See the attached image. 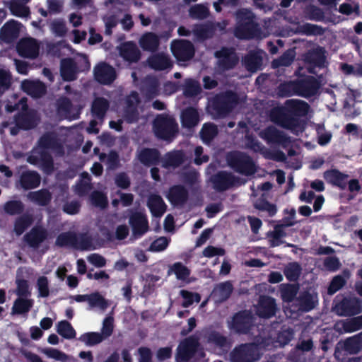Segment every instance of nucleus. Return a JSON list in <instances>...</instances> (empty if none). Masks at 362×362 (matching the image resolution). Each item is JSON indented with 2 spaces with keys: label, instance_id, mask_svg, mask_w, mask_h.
<instances>
[{
  "label": "nucleus",
  "instance_id": "nucleus-1",
  "mask_svg": "<svg viewBox=\"0 0 362 362\" xmlns=\"http://www.w3.org/2000/svg\"><path fill=\"white\" fill-rule=\"evenodd\" d=\"M53 147L54 141L51 136L49 135L42 136L39 141V146L32 151L28 158V161L49 173L52 170V163L46 150Z\"/></svg>",
  "mask_w": 362,
  "mask_h": 362
},
{
  "label": "nucleus",
  "instance_id": "nucleus-2",
  "mask_svg": "<svg viewBox=\"0 0 362 362\" xmlns=\"http://www.w3.org/2000/svg\"><path fill=\"white\" fill-rule=\"evenodd\" d=\"M269 344L256 345L254 344L242 345L235 349L230 355L233 362H252L259 357L260 349L262 347L269 349Z\"/></svg>",
  "mask_w": 362,
  "mask_h": 362
},
{
  "label": "nucleus",
  "instance_id": "nucleus-3",
  "mask_svg": "<svg viewBox=\"0 0 362 362\" xmlns=\"http://www.w3.org/2000/svg\"><path fill=\"white\" fill-rule=\"evenodd\" d=\"M156 135L163 139H170L177 131V126L173 117L160 115L153 124Z\"/></svg>",
  "mask_w": 362,
  "mask_h": 362
},
{
  "label": "nucleus",
  "instance_id": "nucleus-4",
  "mask_svg": "<svg viewBox=\"0 0 362 362\" xmlns=\"http://www.w3.org/2000/svg\"><path fill=\"white\" fill-rule=\"evenodd\" d=\"M252 13L247 10H240L237 13V26L235 34L239 38H248L252 35V30L255 28Z\"/></svg>",
  "mask_w": 362,
  "mask_h": 362
},
{
  "label": "nucleus",
  "instance_id": "nucleus-5",
  "mask_svg": "<svg viewBox=\"0 0 362 362\" xmlns=\"http://www.w3.org/2000/svg\"><path fill=\"white\" fill-rule=\"evenodd\" d=\"M229 165L241 174L249 175L255 173V166L252 160L247 156L234 153L228 156Z\"/></svg>",
  "mask_w": 362,
  "mask_h": 362
},
{
  "label": "nucleus",
  "instance_id": "nucleus-6",
  "mask_svg": "<svg viewBox=\"0 0 362 362\" xmlns=\"http://www.w3.org/2000/svg\"><path fill=\"white\" fill-rule=\"evenodd\" d=\"M171 51L180 62L190 59L194 54L192 45L185 40H174L171 44Z\"/></svg>",
  "mask_w": 362,
  "mask_h": 362
},
{
  "label": "nucleus",
  "instance_id": "nucleus-7",
  "mask_svg": "<svg viewBox=\"0 0 362 362\" xmlns=\"http://www.w3.org/2000/svg\"><path fill=\"white\" fill-rule=\"evenodd\" d=\"M361 95L358 90L349 89L344 101L343 110L345 117L348 119H354L361 113L359 108L355 107L357 99Z\"/></svg>",
  "mask_w": 362,
  "mask_h": 362
},
{
  "label": "nucleus",
  "instance_id": "nucleus-8",
  "mask_svg": "<svg viewBox=\"0 0 362 362\" xmlns=\"http://www.w3.org/2000/svg\"><path fill=\"white\" fill-rule=\"evenodd\" d=\"M362 312V300L357 297L341 300V316L356 315Z\"/></svg>",
  "mask_w": 362,
  "mask_h": 362
},
{
  "label": "nucleus",
  "instance_id": "nucleus-9",
  "mask_svg": "<svg viewBox=\"0 0 362 362\" xmlns=\"http://www.w3.org/2000/svg\"><path fill=\"white\" fill-rule=\"evenodd\" d=\"M198 343L195 338L190 337L182 341L177 353V362H186L193 354L197 347Z\"/></svg>",
  "mask_w": 362,
  "mask_h": 362
},
{
  "label": "nucleus",
  "instance_id": "nucleus-10",
  "mask_svg": "<svg viewBox=\"0 0 362 362\" xmlns=\"http://www.w3.org/2000/svg\"><path fill=\"white\" fill-rule=\"evenodd\" d=\"M94 76L98 82L103 84L112 82L116 76L114 69L104 63L99 64L95 67Z\"/></svg>",
  "mask_w": 362,
  "mask_h": 362
},
{
  "label": "nucleus",
  "instance_id": "nucleus-11",
  "mask_svg": "<svg viewBox=\"0 0 362 362\" xmlns=\"http://www.w3.org/2000/svg\"><path fill=\"white\" fill-rule=\"evenodd\" d=\"M18 53L25 57H36L39 52V45L35 39L21 40L17 47Z\"/></svg>",
  "mask_w": 362,
  "mask_h": 362
},
{
  "label": "nucleus",
  "instance_id": "nucleus-12",
  "mask_svg": "<svg viewBox=\"0 0 362 362\" xmlns=\"http://www.w3.org/2000/svg\"><path fill=\"white\" fill-rule=\"evenodd\" d=\"M251 324V316L249 313L243 312L235 315L229 322L231 329L238 332H246Z\"/></svg>",
  "mask_w": 362,
  "mask_h": 362
},
{
  "label": "nucleus",
  "instance_id": "nucleus-13",
  "mask_svg": "<svg viewBox=\"0 0 362 362\" xmlns=\"http://www.w3.org/2000/svg\"><path fill=\"white\" fill-rule=\"evenodd\" d=\"M57 111L61 118L69 120L77 119L80 113L79 108L73 107L66 98L59 100Z\"/></svg>",
  "mask_w": 362,
  "mask_h": 362
},
{
  "label": "nucleus",
  "instance_id": "nucleus-14",
  "mask_svg": "<svg viewBox=\"0 0 362 362\" xmlns=\"http://www.w3.org/2000/svg\"><path fill=\"white\" fill-rule=\"evenodd\" d=\"M211 182L214 187L218 190H224L230 186L240 183L234 177L225 172L218 173L211 179Z\"/></svg>",
  "mask_w": 362,
  "mask_h": 362
},
{
  "label": "nucleus",
  "instance_id": "nucleus-15",
  "mask_svg": "<svg viewBox=\"0 0 362 362\" xmlns=\"http://www.w3.org/2000/svg\"><path fill=\"white\" fill-rule=\"evenodd\" d=\"M260 136L268 143L281 144L286 146L288 142V139L286 137L284 134L281 132L274 127L267 128L260 133Z\"/></svg>",
  "mask_w": 362,
  "mask_h": 362
},
{
  "label": "nucleus",
  "instance_id": "nucleus-16",
  "mask_svg": "<svg viewBox=\"0 0 362 362\" xmlns=\"http://www.w3.org/2000/svg\"><path fill=\"white\" fill-rule=\"evenodd\" d=\"M216 57L218 59L220 66L223 69L233 67L238 62V57L230 49H222L216 52Z\"/></svg>",
  "mask_w": 362,
  "mask_h": 362
},
{
  "label": "nucleus",
  "instance_id": "nucleus-17",
  "mask_svg": "<svg viewBox=\"0 0 362 362\" xmlns=\"http://www.w3.org/2000/svg\"><path fill=\"white\" fill-rule=\"evenodd\" d=\"M274 300L269 297H261L257 307V313L262 317H270L275 313Z\"/></svg>",
  "mask_w": 362,
  "mask_h": 362
},
{
  "label": "nucleus",
  "instance_id": "nucleus-18",
  "mask_svg": "<svg viewBox=\"0 0 362 362\" xmlns=\"http://www.w3.org/2000/svg\"><path fill=\"white\" fill-rule=\"evenodd\" d=\"M21 87L33 98L40 97L45 93V85L39 81L25 80L22 82Z\"/></svg>",
  "mask_w": 362,
  "mask_h": 362
},
{
  "label": "nucleus",
  "instance_id": "nucleus-19",
  "mask_svg": "<svg viewBox=\"0 0 362 362\" xmlns=\"http://www.w3.org/2000/svg\"><path fill=\"white\" fill-rule=\"evenodd\" d=\"M129 223L132 227L134 235H141L147 231L148 223L146 217L141 213L132 216Z\"/></svg>",
  "mask_w": 362,
  "mask_h": 362
},
{
  "label": "nucleus",
  "instance_id": "nucleus-20",
  "mask_svg": "<svg viewBox=\"0 0 362 362\" xmlns=\"http://www.w3.org/2000/svg\"><path fill=\"white\" fill-rule=\"evenodd\" d=\"M120 55L127 61L134 62L139 58V51L132 42L123 44L119 48Z\"/></svg>",
  "mask_w": 362,
  "mask_h": 362
},
{
  "label": "nucleus",
  "instance_id": "nucleus-21",
  "mask_svg": "<svg viewBox=\"0 0 362 362\" xmlns=\"http://www.w3.org/2000/svg\"><path fill=\"white\" fill-rule=\"evenodd\" d=\"M232 289V285L230 282L220 284L214 289L211 297L216 302H221L229 297Z\"/></svg>",
  "mask_w": 362,
  "mask_h": 362
},
{
  "label": "nucleus",
  "instance_id": "nucleus-22",
  "mask_svg": "<svg viewBox=\"0 0 362 362\" xmlns=\"http://www.w3.org/2000/svg\"><path fill=\"white\" fill-rule=\"evenodd\" d=\"M149 66L155 70H164L170 69L172 62L169 58L164 54H156L148 59Z\"/></svg>",
  "mask_w": 362,
  "mask_h": 362
},
{
  "label": "nucleus",
  "instance_id": "nucleus-23",
  "mask_svg": "<svg viewBox=\"0 0 362 362\" xmlns=\"http://www.w3.org/2000/svg\"><path fill=\"white\" fill-rule=\"evenodd\" d=\"M77 69L73 60L66 59L61 63V75L66 81H72L76 78Z\"/></svg>",
  "mask_w": 362,
  "mask_h": 362
},
{
  "label": "nucleus",
  "instance_id": "nucleus-24",
  "mask_svg": "<svg viewBox=\"0 0 362 362\" xmlns=\"http://www.w3.org/2000/svg\"><path fill=\"white\" fill-rule=\"evenodd\" d=\"M343 349L349 354H355L358 353L362 349V340L358 334L347 338L344 342L343 346H341V349Z\"/></svg>",
  "mask_w": 362,
  "mask_h": 362
},
{
  "label": "nucleus",
  "instance_id": "nucleus-25",
  "mask_svg": "<svg viewBox=\"0 0 362 362\" xmlns=\"http://www.w3.org/2000/svg\"><path fill=\"white\" fill-rule=\"evenodd\" d=\"M148 206L154 216H161L165 211V204L160 197L151 195L148 202Z\"/></svg>",
  "mask_w": 362,
  "mask_h": 362
},
{
  "label": "nucleus",
  "instance_id": "nucleus-26",
  "mask_svg": "<svg viewBox=\"0 0 362 362\" xmlns=\"http://www.w3.org/2000/svg\"><path fill=\"white\" fill-rule=\"evenodd\" d=\"M263 54L264 52L262 51L250 53L243 61L245 67L252 72L257 71L262 64Z\"/></svg>",
  "mask_w": 362,
  "mask_h": 362
},
{
  "label": "nucleus",
  "instance_id": "nucleus-27",
  "mask_svg": "<svg viewBox=\"0 0 362 362\" xmlns=\"http://www.w3.org/2000/svg\"><path fill=\"white\" fill-rule=\"evenodd\" d=\"M341 334L351 333L362 329V315L341 321Z\"/></svg>",
  "mask_w": 362,
  "mask_h": 362
},
{
  "label": "nucleus",
  "instance_id": "nucleus-28",
  "mask_svg": "<svg viewBox=\"0 0 362 362\" xmlns=\"http://www.w3.org/2000/svg\"><path fill=\"white\" fill-rule=\"evenodd\" d=\"M40 177L39 175L34 172H25L21 178V183L23 188H35L39 185Z\"/></svg>",
  "mask_w": 362,
  "mask_h": 362
},
{
  "label": "nucleus",
  "instance_id": "nucleus-29",
  "mask_svg": "<svg viewBox=\"0 0 362 362\" xmlns=\"http://www.w3.org/2000/svg\"><path fill=\"white\" fill-rule=\"evenodd\" d=\"M168 199L172 204H179L187 199V192L182 187H173L168 194Z\"/></svg>",
  "mask_w": 362,
  "mask_h": 362
},
{
  "label": "nucleus",
  "instance_id": "nucleus-30",
  "mask_svg": "<svg viewBox=\"0 0 362 362\" xmlns=\"http://www.w3.org/2000/svg\"><path fill=\"white\" fill-rule=\"evenodd\" d=\"M139 45L144 49L154 50L158 46V36L152 33H146L140 38Z\"/></svg>",
  "mask_w": 362,
  "mask_h": 362
},
{
  "label": "nucleus",
  "instance_id": "nucleus-31",
  "mask_svg": "<svg viewBox=\"0 0 362 362\" xmlns=\"http://www.w3.org/2000/svg\"><path fill=\"white\" fill-rule=\"evenodd\" d=\"M41 352L48 358L60 362H69L73 359L71 356L54 348H44L41 349Z\"/></svg>",
  "mask_w": 362,
  "mask_h": 362
},
{
  "label": "nucleus",
  "instance_id": "nucleus-32",
  "mask_svg": "<svg viewBox=\"0 0 362 362\" xmlns=\"http://www.w3.org/2000/svg\"><path fill=\"white\" fill-rule=\"evenodd\" d=\"M46 238V231L41 228H33L27 235L28 243L33 247L37 246Z\"/></svg>",
  "mask_w": 362,
  "mask_h": 362
},
{
  "label": "nucleus",
  "instance_id": "nucleus-33",
  "mask_svg": "<svg viewBox=\"0 0 362 362\" xmlns=\"http://www.w3.org/2000/svg\"><path fill=\"white\" fill-rule=\"evenodd\" d=\"M181 118L182 125L188 128L195 126L199 121L197 112L193 108H189L184 111Z\"/></svg>",
  "mask_w": 362,
  "mask_h": 362
},
{
  "label": "nucleus",
  "instance_id": "nucleus-34",
  "mask_svg": "<svg viewBox=\"0 0 362 362\" xmlns=\"http://www.w3.org/2000/svg\"><path fill=\"white\" fill-rule=\"evenodd\" d=\"M88 305L90 308H97L104 311L108 307L109 303L99 293H93L90 294Z\"/></svg>",
  "mask_w": 362,
  "mask_h": 362
},
{
  "label": "nucleus",
  "instance_id": "nucleus-35",
  "mask_svg": "<svg viewBox=\"0 0 362 362\" xmlns=\"http://www.w3.org/2000/svg\"><path fill=\"white\" fill-rule=\"evenodd\" d=\"M108 103L106 100L103 98H96L92 106V112L97 119L100 120L107 110Z\"/></svg>",
  "mask_w": 362,
  "mask_h": 362
},
{
  "label": "nucleus",
  "instance_id": "nucleus-36",
  "mask_svg": "<svg viewBox=\"0 0 362 362\" xmlns=\"http://www.w3.org/2000/svg\"><path fill=\"white\" fill-rule=\"evenodd\" d=\"M104 339V337L98 332H86L79 337V340L88 346H95Z\"/></svg>",
  "mask_w": 362,
  "mask_h": 362
},
{
  "label": "nucleus",
  "instance_id": "nucleus-37",
  "mask_svg": "<svg viewBox=\"0 0 362 362\" xmlns=\"http://www.w3.org/2000/svg\"><path fill=\"white\" fill-rule=\"evenodd\" d=\"M169 271L174 274L178 280L182 281H186L190 274L189 269L181 262L173 264Z\"/></svg>",
  "mask_w": 362,
  "mask_h": 362
},
{
  "label": "nucleus",
  "instance_id": "nucleus-38",
  "mask_svg": "<svg viewBox=\"0 0 362 362\" xmlns=\"http://www.w3.org/2000/svg\"><path fill=\"white\" fill-rule=\"evenodd\" d=\"M286 236V233L283 226L275 227L274 231L269 233V238L270 245L276 247L281 245L284 242L282 239Z\"/></svg>",
  "mask_w": 362,
  "mask_h": 362
},
{
  "label": "nucleus",
  "instance_id": "nucleus-39",
  "mask_svg": "<svg viewBox=\"0 0 362 362\" xmlns=\"http://www.w3.org/2000/svg\"><path fill=\"white\" fill-rule=\"evenodd\" d=\"M57 332L66 339H72L76 336V332L71 324L66 321H61L57 325Z\"/></svg>",
  "mask_w": 362,
  "mask_h": 362
},
{
  "label": "nucleus",
  "instance_id": "nucleus-40",
  "mask_svg": "<svg viewBox=\"0 0 362 362\" xmlns=\"http://www.w3.org/2000/svg\"><path fill=\"white\" fill-rule=\"evenodd\" d=\"M140 161L146 165L154 163L158 158L157 151L153 149H144L138 155Z\"/></svg>",
  "mask_w": 362,
  "mask_h": 362
},
{
  "label": "nucleus",
  "instance_id": "nucleus-41",
  "mask_svg": "<svg viewBox=\"0 0 362 362\" xmlns=\"http://www.w3.org/2000/svg\"><path fill=\"white\" fill-rule=\"evenodd\" d=\"M286 105L292 112L298 115H305L308 111V104L301 100H290L286 102Z\"/></svg>",
  "mask_w": 362,
  "mask_h": 362
},
{
  "label": "nucleus",
  "instance_id": "nucleus-42",
  "mask_svg": "<svg viewBox=\"0 0 362 362\" xmlns=\"http://www.w3.org/2000/svg\"><path fill=\"white\" fill-rule=\"evenodd\" d=\"M182 157L183 154L181 151L168 153L165 157L163 166L165 168L175 167L182 162Z\"/></svg>",
  "mask_w": 362,
  "mask_h": 362
},
{
  "label": "nucleus",
  "instance_id": "nucleus-43",
  "mask_svg": "<svg viewBox=\"0 0 362 362\" xmlns=\"http://www.w3.org/2000/svg\"><path fill=\"white\" fill-rule=\"evenodd\" d=\"M300 272V265L296 262H292L286 267L284 274L289 281H296L299 277Z\"/></svg>",
  "mask_w": 362,
  "mask_h": 362
},
{
  "label": "nucleus",
  "instance_id": "nucleus-44",
  "mask_svg": "<svg viewBox=\"0 0 362 362\" xmlns=\"http://www.w3.org/2000/svg\"><path fill=\"white\" fill-rule=\"evenodd\" d=\"M138 103V95L136 93H132L130 95L127 99V104L128 110H127V113L125 117L130 122L134 120L135 117L133 115L135 110V105Z\"/></svg>",
  "mask_w": 362,
  "mask_h": 362
},
{
  "label": "nucleus",
  "instance_id": "nucleus-45",
  "mask_svg": "<svg viewBox=\"0 0 362 362\" xmlns=\"http://www.w3.org/2000/svg\"><path fill=\"white\" fill-rule=\"evenodd\" d=\"M28 198L38 204L45 205L50 199V194L46 190H41L29 193Z\"/></svg>",
  "mask_w": 362,
  "mask_h": 362
},
{
  "label": "nucleus",
  "instance_id": "nucleus-46",
  "mask_svg": "<svg viewBox=\"0 0 362 362\" xmlns=\"http://www.w3.org/2000/svg\"><path fill=\"white\" fill-rule=\"evenodd\" d=\"M10 10L13 15L21 18L27 17L30 13L29 8L26 6L16 1L11 3Z\"/></svg>",
  "mask_w": 362,
  "mask_h": 362
},
{
  "label": "nucleus",
  "instance_id": "nucleus-47",
  "mask_svg": "<svg viewBox=\"0 0 362 362\" xmlns=\"http://www.w3.org/2000/svg\"><path fill=\"white\" fill-rule=\"evenodd\" d=\"M76 235L72 233H64L60 234L56 240V245L58 246H74Z\"/></svg>",
  "mask_w": 362,
  "mask_h": 362
},
{
  "label": "nucleus",
  "instance_id": "nucleus-48",
  "mask_svg": "<svg viewBox=\"0 0 362 362\" xmlns=\"http://www.w3.org/2000/svg\"><path fill=\"white\" fill-rule=\"evenodd\" d=\"M180 295L183 298L182 306L185 308L189 307L194 302H199L201 299L200 296L198 293L189 292L185 290L180 291Z\"/></svg>",
  "mask_w": 362,
  "mask_h": 362
},
{
  "label": "nucleus",
  "instance_id": "nucleus-49",
  "mask_svg": "<svg viewBox=\"0 0 362 362\" xmlns=\"http://www.w3.org/2000/svg\"><path fill=\"white\" fill-rule=\"evenodd\" d=\"M20 23L15 21H11L6 23L1 28V33L6 37H14L19 31Z\"/></svg>",
  "mask_w": 362,
  "mask_h": 362
},
{
  "label": "nucleus",
  "instance_id": "nucleus-50",
  "mask_svg": "<svg viewBox=\"0 0 362 362\" xmlns=\"http://www.w3.org/2000/svg\"><path fill=\"white\" fill-rule=\"evenodd\" d=\"M217 129L215 125L212 124H206L203 126L201 131V137L204 142H209L215 136Z\"/></svg>",
  "mask_w": 362,
  "mask_h": 362
},
{
  "label": "nucleus",
  "instance_id": "nucleus-51",
  "mask_svg": "<svg viewBox=\"0 0 362 362\" xmlns=\"http://www.w3.org/2000/svg\"><path fill=\"white\" fill-rule=\"evenodd\" d=\"M90 189V178L87 173L81 174L80 183L76 186V192L78 195H83Z\"/></svg>",
  "mask_w": 362,
  "mask_h": 362
},
{
  "label": "nucleus",
  "instance_id": "nucleus-52",
  "mask_svg": "<svg viewBox=\"0 0 362 362\" xmlns=\"http://www.w3.org/2000/svg\"><path fill=\"white\" fill-rule=\"evenodd\" d=\"M32 305V300L19 298L15 301L13 311L16 313H26L30 310Z\"/></svg>",
  "mask_w": 362,
  "mask_h": 362
},
{
  "label": "nucleus",
  "instance_id": "nucleus-53",
  "mask_svg": "<svg viewBox=\"0 0 362 362\" xmlns=\"http://www.w3.org/2000/svg\"><path fill=\"white\" fill-rule=\"evenodd\" d=\"M32 218L29 216H23L19 218L15 223L14 230L17 235L22 234L25 228H27L31 223Z\"/></svg>",
  "mask_w": 362,
  "mask_h": 362
},
{
  "label": "nucleus",
  "instance_id": "nucleus-54",
  "mask_svg": "<svg viewBox=\"0 0 362 362\" xmlns=\"http://www.w3.org/2000/svg\"><path fill=\"white\" fill-rule=\"evenodd\" d=\"M75 243V247L79 250H94L95 248L92 244L90 238L87 235L76 237Z\"/></svg>",
  "mask_w": 362,
  "mask_h": 362
},
{
  "label": "nucleus",
  "instance_id": "nucleus-55",
  "mask_svg": "<svg viewBox=\"0 0 362 362\" xmlns=\"http://www.w3.org/2000/svg\"><path fill=\"white\" fill-rule=\"evenodd\" d=\"M4 209L6 213L11 215H14L21 212L23 211V206L21 202L9 201L4 204Z\"/></svg>",
  "mask_w": 362,
  "mask_h": 362
},
{
  "label": "nucleus",
  "instance_id": "nucleus-56",
  "mask_svg": "<svg viewBox=\"0 0 362 362\" xmlns=\"http://www.w3.org/2000/svg\"><path fill=\"white\" fill-rule=\"evenodd\" d=\"M293 338V332L286 329L283 331L277 337L276 341L274 342L273 346H282L287 344Z\"/></svg>",
  "mask_w": 362,
  "mask_h": 362
},
{
  "label": "nucleus",
  "instance_id": "nucleus-57",
  "mask_svg": "<svg viewBox=\"0 0 362 362\" xmlns=\"http://www.w3.org/2000/svg\"><path fill=\"white\" fill-rule=\"evenodd\" d=\"M37 287L40 297L49 296L48 279L45 276H40L37 280Z\"/></svg>",
  "mask_w": 362,
  "mask_h": 362
},
{
  "label": "nucleus",
  "instance_id": "nucleus-58",
  "mask_svg": "<svg viewBox=\"0 0 362 362\" xmlns=\"http://www.w3.org/2000/svg\"><path fill=\"white\" fill-rule=\"evenodd\" d=\"M208 8L203 5H196L189 10L190 16L194 18H204L208 15Z\"/></svg>",
  "mask_w": 362,
  "mask_h": 362
},
{
  "label": "nucleus",
  "instance_id": "nucleus-59",
  "mask_svg": "<svg viewBox=\"0 0 362 362\" xmlns=\"http://www.w3.org/2000/svg\"><path fill=\"white\" fill-rule=\"evenodd\" d=\"M170 239L160 237L154 240L150 246V250L153 252H160L164 250L168 245Z\"/></svg>",
  "mask_w": 362,
  "mask_h": 362
},
{
  "label": "nucleus",
  "instance_id": "nucleus-60",
  "mask_svg": "<svg viewBox=\"0 0 362 362\" xmlns=\"http://www.w3.org/2000/svg\"><path fill=\"white\" fill-rule=\"evenodd\" d=\"M294 57V51L288 50L278 61L274 62V65L288 66L291 64Z\"/></svg>",
  "mask_w": 362,
  "mask_h": 362
},
{
  "label": "nucleus",
  "instance_id": "nucleus-61",
  "mask_svg": "<svg viewBox=\"0 0 362 362\" xmlns=\"http://www.w3.org/2000/svg\"><path fill=\"white\" fill-rule=\"evenodd\" d=\"M209 341L211 345H214L215 346H218L219 348H223V350H225V348L228 346L226 339L221 336L219 334H212L209 337Z\"/></svg>",
  "mask_w": 362,
  "mask_h": 362
},
{
  "label": "nucleus",
  "instance_id": "nucleus-62",
  "mask_svg": "<svg viewBox=\"0 0 362 362\" xmlns=\"http://www.w3.org/2000/svg\"><path fill=\"white\" fill-rule=\"evenodd\" d=\"M113 331V318L112 317H106L103 323L102 333L101 335L104 337V339L110 337Z\"/></svg>",
  "mask_w": 362,
  "mask_h": 362
},
{
  "label": "nucleus",
  "instance_id": "nucleus-63",
  "mask_svg": "<svg viewBox=\"0 0 362 362\" xmlns=\"http://www.w3.org/2000/svg\"><path fill=\"white\" fill-rule=\"evenodd\" d=\"M100 160L104 162L109 168H113L117 163V155L114 152H110L107 156L101 154Z\"/></svg>",
  "mask_w": 362,
  "mask_h": 362
},
{
  "label": "nucleus",
  "instance_id": "nucleus-64",
  "mask_svg": "<svg viewBox=\"0 0 362 362\" xmlns=\"http://www.w3.org/2000/svg\"><path fill=\"white\" fill-rule=\"evenodd\" d=\"M89 263L95 267H103L106 264V259L98 254H91L87 257Z\"/></svg>",
  "mask_w": 362,
  "mask_h": 362
}]
</instances>
